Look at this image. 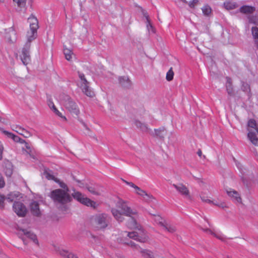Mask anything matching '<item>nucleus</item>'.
Returning a JSON list of instances; mask_svg holds the SVG:
<instances>
[{
    "mask_svg": "<svg viewBox=\"0 0 258 258\" xmlns=\"http://www.w3.org/2000/svg\"><path fill=\"white\" fill-rule=\"evenodd\" d=\"M146 16V20H147V27L148 30L149 31H150V30H152L153 31V28L150 23L149 18L148 16Z\"/></svg>",
    "mask_w": 258,
    "mask_h": 258,
    "instance_id": "nucleus-39",
    "label": "nucleus"
},
{
    "mask_svg": "<svg viewBox=\"0 0 258 258\" xmlns=\"http://www.w3.org/2000/svg\"><path fill=\"white\" fill-rule=\"evenodd\" d=\"M114 203L115 207L112 208L111 213L114 218L119 222L123 220V216L132 217L137 214L136 210L131 208L127 202L120 198L116 197Z\"/></svg>",
    "mask_w": 258,
    "mask_h": 258,
    "instance_id": "nucleus-2",
    "label": "nucleus"
},
{
    "mask_svg": "<svg viewBox=\"0 0 258 258\" xmlns=\"http://www.w3.org/2000/svg\"><path fill=\"white\" fill-rule=\"evenodd\" d=\"M174 76V73L172 70V68H170V69L167 72L166 74V79L168 81H170L172 80Z\"/></svg>",
    "mask_w": 258,
    "mask_h": 258,
    "instance_id": "nucleus-33",
    "label": "nucleus"
},
{
    "mask_svg": "<svg viewBox=\"0 0 258 258\" xmlns=\"http://www.w3.org/2000/svg\"><path fill=\"white\" fill-rule=\"evenodd\" d=\"M13 2L17 4L18 7L20 8L24 7L26 5V0H13Z\"/></svg>",
    "mask_w": 258,
    "mask_h": 258,
    "instance_id": "nucleus-34",
    "label": "nucleus"
},
{
    "mask_svg": "<svg viewBox=\"0 0 258 258\" xmlns=\"http://www.w3.org/2000/svg\"><path fill=\"white\" fill-rule=\"evenodd\" d=\"M258 134L257 132H255L254 131L249 130V132L248 133V138L250 141L254 145H258V138L256 136V135Z\"/></svg>",
    "mask_w": 258,
    "mask_h": 258,
    "instance_id": "nucleus-18",
    "label": "nucleus"
},
{
    "mask_svg": "<svg viewBox=\"0 0 258 258\" xmlns=\"http://www.w3.org/2000/svg\"><path fill=\"white\" fill-rule=\"evenodd\" d=\"M63 53L67 60H70L72 59L73 53L71 49L64 47Z\"/></svg>",
    "mask_w": 258,
    "mask_h": 258,
    "instance_id": "nucleus-28",
    "label": "nucleus"
},
{
    "mask_svg": "<svg viewBox=\"0 0 258 258\" xmlns=\"http://www.w3.org/2000/svg\"><path fill=\"white\" fill-rule=\"evenodd\" d=\"M30 210L31 212L36 216H39L40 214L39 204L36 202H33L30 205Z\"/></svg>",
    "mask_w": 258,
    "mask_h": 258,
    "instance_id": "nucleus-19",
    "label": "nucleus"
},
{
    "mask_svg": "<svg viewBox=\"0 0 258 258\" xmlns=\"http://www.w3.org/2000/svg\"><path fill=\"white\" fill-rule=\"evenodd\" d=\"M30 24V30L26 34L27 41L23 48L21 58L24 64L26 65L30 60L29 55V48L31 42L34 40L37 36V29H38V22L36 17L33 16H30L28 19Z\"/></svg>",
    "mask_w": 258,
    "mask_h": 258,
    "instance_id": "nucleus-1",
    "label": "nucleus"
},
{
    "mask_svg": "<svg viewBox=\"0 0 258 258\" xmlns=\"http://www.w3.org/2000/svg\"><path fill=\"white\" fill-rule=\"evenodd\" d=\"M59 253L65 258H78L77 256L73 253L61 249L59 251Z\"/></svg>",
    "mask_w": 258,
    "mask_h": 258,
    "instance_id": "nucleus-21",
    "label": "nucleus"
},
{
    "mask_svg": "<svg viewBox=\"0 0 258 258\" xmlns=\"http://www.w3.org/2000/svg\"><path fill=\"white\" fill-rule=\"evenodd\" d=\"M201 198L203 202H205L206 203H208L209 204H212L214 205L217 206H218L219 207H221L222 208H224V207H226V205L224 203L211 201V200L205 197V196L204 195H203V194L201 195Z\"/></svg>",
    "mask_w": 258,
    "mask_h": 258,
    "instance_id": "nucleus-15",
    "label": "nucleus"
},
{
    "mask_svg": "<svg viewBox=\"0 0 258 258\" xmlns=\"http://www.w3.org/2000/svg\"><path fill=\"white\" fill-rule=\"evenodd\" d=\"M4 2V0H0L1 3H3Z\"/></svg>",
    "mask_w": 258,
    "mask_h": 258,
    "instance_id": "nucleus-55",
    "label": "nucleus"
},
{
    "mask_svg": "<svg viewBox=\"0 0 258 258\" xmlns=\"http://www.w3.org/2000/svg\"><path fill=\"white\" fill-rule=\"evenodd\" d=\"M108 224L107 216L105 214H100L95 216L92 220V226L94 230H103Z\"/></svg>",
    "mask_w": 258,
    "mask_h": 258,
    "instance_id": "nucleus-5",
    "label": "nucleus"
},
{
    "mask_svg": "<svg viewBox=\"0 0 258 258\" xmlns=\"http://www.w3.org/2000/svg\"><path fill=\"white\" fill-rule=\"evenodd\" d=\"M4 146L3 144L0 142V160L3 158Z\"/></svg>",
    "mask_w": 258,
    "mask_h": 258,
    "instance_id": "nucleus-42",
    "label": "nucleus"
},
{
    "mask_svg": "<svg viewBox=\"0 0 258 258\" xmlns=\"http://www.w3.org/2000/svg\"><path fill=\"white\" fill-rule=\"evenodd\" d=\"M173 186L179 193H180L182 196L185 197L189 196V191L185 185L182 184H179L178 185L173 184Z\"/></svg>",
    "mask_w": 258,
    "mask_h": 258,
    "instance_id": "nucleus-13",
    "label": "nucleus"
},
{
    "mask_svg": "<svg viewBox=\"0 0 258 258\" xmlns=\"http://www.w3.org/2000/svg\"><path fill=\"white\" fill-rule=\"evenodd\" d=\"M240 12L243 13H251L255 10L254 7L248 6H244L240 8Z\"/></svg>",
    "mask_w": 258,
    "mask_h": 258,
    "instance_id": "nucleus-25",
    "label": "nucleus"
},
{
    "mask_svg": "<svg viewBox=\"0 0 258 258\" xmlns=\"http://www.w3.org/2000/svg\"><path fill=\"white\" fill-rule=\"evenodd\" d=\"M203 15L205 16L209 17L212 14V9L209 5H205L202 8Z\"/></svg>",
    "mask_w": 258,
    "mask_h": 258,
    "instance_id": "nucleus-23",
    "label": "nucleus"
},
{
    "mask_svg": "<svg viewBox=\"0 0 258 258\" xmlns=\"http://www.w3.org/2000/svg\"><path fill=\"white\" fill-rule=\"evenodd\" d=\"M136 215H133L130 217V221L127 223V226L131 229H135L136 231L127 233L126 232H123V235H127L130 238L134 239L141 242H145L148 240V237L141 226L138 225L135 220V216Z\"/></svg>",
    "mask_w": 258,
    "mask_h": 258,
    "instance_id": "nucleus-3",
    "label": "nucleus"
},
{
    "mask_svg": "<svg viewBox=\"0 0 258 258\" xmlns=\"http://www.w3.org/2000/svg\"><path fill=\"white\" fill-rule=\"evenodd\" d=\"M18 143H20L21 144H24V143H26V142L24 140L20 138V141Z\"/></svg>",
    "mask_w": 258,
    "mask_h": 258,
    "instance_id": "nucleus-51",
    "label": "nucleus"
},
{
    "mask_svg": "<svg viewBox=\"0 0 258 258\" xmlns=\"http://www.w3.org/2000/svg\"><path fill=\"white\" fill-rule=\"evenodd\" d=\"M88 190H89V191L93 194V195H99L100 194V192L98 190H96L94 187H92V186H89L88 187Z\"/></svg>",
    "mask_w": 258,
    "mask_h": 258,
    "instance_id": "nucleus-36",
    "label": "nucleus"
},
{
    "mask_svg": "<svg viewBox=\"0 0 258 258\" xmlns=\"http://www.w3.org/2000/svg\"><path fill=\"white\" fill-rule=\"evenodd\" d=\"M124 182L126 183V184H127L128 185H129L130 186L134 188L135 190H136L137 188H138V187L137 185H136L135 184H134L133 182H127V181H124Z\"/></svg>",
    "mask_w": 258,
    "mask_h": 258,
    "instance_id": "nucleus-44",
    "label": "nucleus"
},
{
    "mask_svg": "<svg viewBox=\"0 0 258 258\" xmlns=\"http://www.w3.org/2000/svg\"><path fill=\"white\" fill-rule=\"evenodd\" d=\"M226 87L228 94L232 95L233 94V88L232 87V85L229 86L228 85H226Z\"/></svg>",
    "mask_w": 258,
    "mask_h": 258,
    "instance_id": "nucleus-40",
    "label": "nucleus"
},
{
    "mask_svg": "<svg viewBox=\"0 0 258 258\" xmlns=\"http://www.w3.org/2000/svg\"><path fill=\"white\" fill-rule=\"evenodd\" d=\"M242 89L244 91L248 92L250 90L249 86L248 84H243L242 85Z\"/></svg>",
    "mask_w": 258,
    "mask_h": 258,
    "instance_id": "nucleus-47",
    "label": "nucleus"
},
{
    "mask_svg": "<svg viewBox=\"0 0 258 258\" xmlns=\"http://www.w3.org/2000/svg\"><path fill=\"white\" fill-rule=\"evenodd\" d=\"M59 185L62 188H63L64 189H66L67 190V191H66L67 192L68 191V189L67 186V185L64 182H59Z\"/></svg>",
    "mask_w": 258,
    "mask_h": 258,
    "instance_id": "nucleus-48",
    "label": "nucleus"
},
{
    "mask_svg": "<svg viewBox=\"0 0 258 258\" xmlns=\"http://www.w3.org/2000/svg\"><path fill=\"white\" fill-rule=\"evenodd\" d=\"M21 234L23 235H21L22 236H23V237H22L23 240H24V239L25 238H28L32 240L35 244H37L38 243V241L37 240V236L33 233L28 231L27 230L25 229H22L21 231Z\"/></svg>",
    "mask_w": 258,
    "mask_h": 258,
    "instance_id": "nucleus-10",
    "label": "nucleus"
},
{
    "mask_svg": "<svg viewBox=\"0 0 258 258\" xmlns=\"http://www.w3.org/2000/svg\"><path fill=\"white\" fill-rule=\"evenodd\" d=\"M54 113L58 117H60L61 121H66L67 120L66 116L62 115V114L56 108V107L52 110Z\"/></svg>",
    "mask_w": 258,
    "mask_h": 258,
    "instance_id": "nucleus-31",
    "label": "nucleus"
},
{
    "mask_svg": "<svg viewBox=\"0 0 258 258\" xmlns=\"http://www.w3.org/2000/svg\"><path fill=\"white\" fill-rule=\"evenodd\" d=\"M3 133L6 135L8 138H11L15 142H18L20 141V137L13 134L12 133L9 132L7 131H3Z\"/></svg>",
    "mask_w": 258,
    "mask_h": 258,
    "instance_id": "nucleus-26",
    "label": "nucleus"
},
{
    "mask_svg": "<svg viewBox=\"0 0 258 258\" xmlns=\"http://www.w3.org/2000/svg\"><path fill=\"white\" fill-rule=\"evenodd\" d=\"M226 80H227V81H226V85H228L230 86H231L232 85V81H231V79L230 78H226Z\"/></svg>",
    "mask_w": 258,
    "mask_h": 258,
    "instance_id": "nucleus-49",
    "label": "nucleus"
},
{
    "mask_svg": "<svg viewBox=\"0 0 258 258\" xmlns=\"http://www.w3.org/2000/svg\"><path fill=\"white\" fill-rule=\"evenodd\" d=\"M227 193L228 195L231 198V199L234 202L238 203H241V199L238 194V193L235 190H229L227 191Z\"/></svg>",
    "mask_w": 258,
    "mask_h": 258,
    "instance_id": "nucleus-17",
    "label": "nucleus"
},
{
    "mask_svg": "<svg viewBox=\"0 0 258 258\" xmlns=\"http://www.w3.org/2000/svg\"><path fill=\"white\" fill-rule=\"evenodd\" d=\"M156 136L160 138L163 139L165 135V131L164 128H161L157 130H155Z\"/></svg>",
    "mask_w": 258,
    "mask_h": 258,
    "instance_id": "nucleus-29",
    "label": "nucleus"
},
{
    "mask_svg": "<svg viewBox=\"0 0 258 258\" xmlns=\"http://www.w3.org/2000/svg\"><path fill=\"white\" fill-rule=\"evenodd\" d=\"M248 131H252L255 132H258V129L256 126V123L254 119H251L248 121Z\"/></svg>",
    "mask_w": 258,
    "mask_h": 258,
    "instance_id": "nucleus-20",
    "label": "nucleus"
},
{
    "mask_svg": "<svg viewBox=\"0 0 258 258\" xmlns=\"http://www.w3.org/2000/svg\"><path fill=\"white\" fill-rule=\"evenodd\" d=\"M198 0H192L189 3V6L190 8H194L196 5L198 3Z\"/></svg>",
    "mask_w": 258,
    "mask_h": 258,
    "instance_id": "nucleus-41",
    "label": "nucleus"
},
{
    "mask_svg": "<svg viewBox=\"0 0 258 258\" xmlns=\"http://www.w3.org/2000/svg\"><path fill=\"white\" fill-rule=\"evenodd\" d=\"M51 198L55 202L61 204H64L71 201V198L68 193L62 189H57L50 193Z\"/></svg>",
    "mask_w": 258,
    "mask_h": 258,
    "instance_id": "nucleus-6",
    "label": "nucleus"
},
{
    "mask_svg": "<svg viewBox=\"0 0 258 258\" xmlns=\"http://www.w3.org/2000/svg\"><path fill=\"white\" fill-rule=\"evenodd\" d=\"M119 83L124 87H128L130 86L131 83L128 77H120L118 79Z\"/></svg>",
    "mask_w": 258,
    "mask_h": 258,
    "instance_id": "nucleus-22",
    "label": "nucleus"
},
{
    "mask_svg": "<svg viewBox=\"0 0 258 258\" xmlns=\"http://www.w3.org/2000/svg\"><path fill=\"white\" fill-rule=\"evenodd\" d=\"M252 34L254 39H258V28L252 27L251 29Z\"/></svg>",
    "mask_w": 258,
    "mask_h": 258,
    "instance_id": "nucleus-35",
    "label": "nucleus"
},
{
    "mask_svg": "<svg viewBox=\"0 0 258 258\" xmlns=\"http://www.w3.org/2000/svg\"><path fill=\"white\" fill-rule=\"evenodd\" d=\"M136 193L142 196L144 199L148 202L152 201L154 199L152 195L147 194L145 191L141 189L140 187H138V188L136 190Z\"/></svg>",
    "mask_w": 258,
    "mask_h": 258,
    "instance_id": "nucleus-14",
    "label": "nucleus"
},
{
    "mask_svg": "<svg viewBox=\"0 0 258 258\" xmlns=\"http://www.w3.org/2000/svg\"><path fill=\"white\" fill-rule=\"evenodd\" d=\"M4 172L7 176H11L13 173V166L11 162L7 161L5 163Z\"/></svg>",
    "mask_w": 258,
    "mask_h": 258,
    "instance_id": "nucleus-16",
    "label": "nucleus"
},
{
    "mask_svg": "<svg viewBox=\"0 0 258 258\" xmlns=\"http://www.w3.org/2000/svg\"><path fill=\"white\" fill-rule=\"evenodd\" d=\"M136 125L137 126L140 127L141 128V130L144 132H146L148 130V128L146 125L139 121H137L136 122Z\"/></svg>",
    "mask_w": 258,
    "mask_h": 258,
    "instance_id": "nucleus-37",
    "label": "nucleus"
},
{
    "mask_svg": "<svg viewBox=\"0 0 258 258\" xmlns=\"http://www.w3.org/2000/svg\"><path fill=\"white\" fill-rule=\"evenodd\" d=\"M6 200L5 196L0 194V208L3 209L5 207V201Z\"/></svg>",
    "mask_w": 258,
    "mask_h": 258,
    "instance_id": "nucleus-38",
    "label": "nucleus"
},
{
    "mask_svg": "<svg viewBox=\"0 0 258 258\" xmlns=\"http://www.w3.org/2000/svg\"><path fill=\"white\" fill-rule=\"evenodd\" d=\"M48 105L49 107V108L51 109V110L56 108L53 102L51 100H49L48 101Z\"/></svg>",
    "mask_w": 258,
    "mask_h": 258,
    "instance_id": "nucleus-43",
    "label": "nucleus"
},
{
    "mask_svg": "<svg viewBox=\"0 0 258 258\" xmlns=\"http://www.w3.org/2000/svg\"><path fill=\"white\" fill-rule=\"evenodd\" d=\"M153 218L155 223L159 225L162 227L164 225L165 221L160 216L155 215L154 216Z\"/></svg>",
    "mask_w": 258,
    "mask_h": 258,
    "instance_id": "nucleus-27",
    "label": "nucleus"
},
{
    "mask_svg": "<svg viewBox=\"0 0 258 258\" xmlns=\"http://www.w3.org/2000/svg\"><path fill=\"white\" fill-rule=\"evenodd\" d=\"M127 244L131 245L132 247H136V245L132 241H131L130 243H127Z\"/></svg>",
    "mask_w": 258,
    "mask_h": 258,
    "instance_id": "nucleus-50",
    "label": "nucleus"
},
{
    "mask_svg": "<svg viewBox=\"0 0 258 258\" xmlns=\"http://www.w3.org/2000/svg\"><path fill=\"white\" fill-rule=\"evenodd\" d=\"M142 253L144 258H155L153 252L148 250H144Z\"/></svg>",
    "mask_w": 258,
    "mask_h": 258,
    "instance_id": "nucleus-30",
    "label": "nucleus"
},
{
    "mask_svg": "<svg viewBox=\"0 0 258 258\" xmlns=\"http://www.w3.org/2000/svg\"><path fill=\"white\" fill-rule=\"evenodd\" d=\"M13 210L20 217H24L27 213V209L23 203L15 202L13 205Z\"/></svg>",
    "mask_w": 258,
    "mask_h": 258,
    "instance_id": "nucleus-9",
    "label": "nucleus"
},
{
    "mask_svg": "<svg viewBox=\"0 0 258 258\" xmlns=\"http://www.w3.org/2000/svg\"><path fill=\"white\" fill-rule=\"evenodd\" d=\"M72 196L74 199L85 206L94 208L95 207V202L86 197L79 191H75Z\"/></svg>",
    "mask_w": 258,
    "mask_h": 258,
    "instance_id": "nucleus-8",
    "label": "nucleus"
},
{
    "mask_svg": "<svg viewBox=\"0 0 258 258\" xmlns=\"http://www.w3.org/2000/svg\"><path fill=\"white\" fill-rule=\"evenodd\" d=\"M163 229L168 231L169 232L172 233L175 231V229L173 226H171L165 223L164 225L162 226Z\"/></svg>",
    "mask_w": 258,
    "mask_h": 258,
    "instance_id": "nucleus-32",
    "label": "nucleus"
},
{
    "mask_svg": "<svg viewBox=\"0 0 258 258\" xmlns=\"http://www.w3.org/2000/svg\"><path fill=\"white\" fill-rule=\"evenodd\" d=\"M79 77L80 79V82L78 85L82 89L83 92L89 97H93L94 96V92L91 90L88 86V82L85 78L83 74L79 73Z\"/></svg>",
    "mask_w": 258,
    "mask_h": 258,
    "instance_id": "nucleus-7",
    "label": "nucleus"
},
{
    "mask_svg": "<svg viewBox=\"0 0 258 258\" xmlns=\"http://www.w3.org/2000/svg\"><path fill=\"white\" fill-rule=\"evenodd\" d=\"M0 122H4L3 120H2V117L0 116Z\"/></svg>",
    "mask_w": 258,
    "mask_h": 258,
    "instance_id": "nucleus-54",
    "label": "nucleus"
},
{
    "mask_svg": "<svg viewBox=\"0 0 258 258\" xmlns=\"http://www.w3.org/2000/svg\"><path fill=\"white\" fill-rule=\"evenodd\" d=\"M5 185V182L3 177L0 175V188H3Z\"/></svg>",
    "mask_w": 258,
    "mask_h": 258,
    "instance_id": "nucleus-46",
    "label": "nucleus"
},
{
    "mask_svg": "<svg viewBox=\"0 0 258 258\" xmlns=\"http://www.w3.org/2000/svg\"><path fill=\"white\" fill-rule=\"evenodd\" d=\"M13 131L16 132L19 134L23 136L25 138H29L32 136V134L26 129L19 126H13L12 127Z\"/></svg>",
    "mask_w": 258,
    "mask_h": 258,
    "instance_id": "nucleus-12",
    "label": "nucleus"
},
{
    "mask_svg": "<svg viewBox=\"0 0 258 258\" xmlns=\"http://www.w3.org/2000/svg\"><path fill=\"white\" fill-rule=\"evenodd\" d=\"M44 174L48 179H51L53 178V176L49 173L47 171H45Z\"/></svg>",
    "mask_w": 258,
    "mask_h": 258,
    "instance_id": "nucleus-45",
    "label": "nucleus"
},
{
    "mask_svg": "<svg viewBox=\"0 0 258 258\" xmlns=\"http://www.w3.org/2000/svg\"><path fill=\"white\" fill-rule=\"evenodd\" d=\"M12 33H13V34H15H15H16V33H15V31H14V30H12Z\"/></svg>",
    "mask_w": 258,
    "mask_h": 258,
    "instance_id": "nucleus-53",
    "label": "nucleus"
},
{
    "mask_svg": "<svg viewBox=\"0 0 258 258\" xmlns=\"http://www.w3.org/2000/svg\"><path fill=\"white\" fill-rule=\"evenodd\" d=\"M20 193L19 192H11L10 194L8 195L7 197V200L9 202H12L14 201L17 198L20 196Z\"/></svg>",
    "mask_w": 258,
    "mask_h": 258,
    "instance_id": "nucleus-24",
    "label": "nucleus"
},
{
    "mask_svg": "<svg viewBox=\"0 0 258 258\" xmlns=\"http://www.w3.org/2000/svg\"><path fill=\"white\" fill-rule=\"evenodd\" d=\"M60 104L70 113L78 115L80 109L77 103L68 95H62L60 98Z\"/></svg>",
    "mask_w": 258,
    "mask_h": 258,
    "instance_id": "nucleus-4",
    "label": "nucleus"
},
{
    "mask_svg": "<svg viewBox=\"0 0 258 258\" xmlns=\"http://www.w3.org/2000/svg\"><path fill=\"white\" fill-rule=\"evenodd\" d=\"M203 230L206 233L211 234L221 241H224L225 240V237L224 235L219 231H217L215 230H211L208 228H203Z\"/></svg>",
    "mask_w": 258,
    "mask_h": 258,
    "instance_id": "nucleus-11",
    "label": "nucleus"
},
{
    "mask_svg": "<svg viewBox=\"0 0 258 258\" xmlns=\"http://www.w3.org/2000/svg\"><path fill=\"white\" fill-rule=\"evenodd\" d=\"M197 154L198 155L200 156V157H201L202 156V152L201 150H199L198 152H197Z\"/></svg>",
    "mask_w": 258,
    "mask_h": 258,
    "instance_id": "nucleus-52",
    "label": "nucleus"
}]
</instances>
